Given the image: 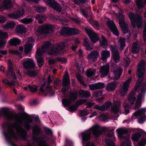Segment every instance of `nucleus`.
I'll use <instances>...</instances> for the list:
<instances>
[{"label":"nucleus","mask_w":146,"mask_h":146,"mask_svg":"<svg viewBox=\"0 0 146 146\" xmlns=\"http://www.w3.org/2000/svg\"><path fill=\"white\" fill-rule=\"evenodd\" d=\"M3 116L9 121L14 120L21 126L23 125L26 129H29L30 127V124L32 121L31 116L25 115L21 116L17 115H13L8 112L7 109L3 108H0V116Z\"/></svg>","instance_id":"obj_1"},{"label":"nucleus","mask_w":146,"mask_h":146,"mask_svg":"<svg viewBox=\"0 0 146 146\" xmlns=\"http://www.w3.org/2000/svg\"><path fill=\"white\" fill-rule=\"evenodd\" d=\"M8 130L4 133L6 139L9 140L12 138L17 139V137L13 131V128L15 129L17 132L18 135L20 138L25 139L27 137V133L25 130L19 125L15 123L9 124L8 126Z\"/></svg>","instance_id":"obj_2"},{"label":"nucleus","mask_w":146,"mask_h":146,"mask_svg":"<svg viewBox=\"0 0 146 146\" xmlns=\"http://www.w3.org/2000/svg\"><path fill=\"white\" fill-rule=\"evenodd\" d=\"M64 42H62L55 45L54 48L50 50H49L51 44L49 42L45 44L42 46L41 49H39L37 50L36 52L35 57L37 55V52L39 51V53L41 54L37 56L40 57L44 52H47L48 54L50 55H57L61 54L63 52L62 50L64 48Z\"/></svg>","instance_id":"obj_3"},{"label":"nucleus","mask_w":146,"mask_h":146,"mask_svg":"<svg viewBox=\"0 0 146 146\" xmlns=\"http://www.w3.org/2000/svg\"><path fill=\"white\" fill-rule=\"evenodd\" d=\"M90 133H82V142L83 144L86 141L89 140L91 134L92 133L93 135L96 137L99 136L103 131V129H101L99 125L97 124H95L90 128Z\"/></svg>","instance_id":"obj_4"},{"label":"nucleus","mask_w":146,"mask_h":146,"mask_svg":"<svg viewBox=\"0 0 146 146\" xmlns=\"http://www.w3.org/2000/svg\"><path fill=\"white\" fill-rule=\"evenodd\" d=\"M146 66V63L145 61L141 60L138 65L137 68V76L138 79L136 83L135 89L137 90L139 86L141 85V82L145 75V70Z\"/></svg>","instance_id":"obj_5"},{"label":"nucleus","mask_w":146,"mask_h":146,"mask_svg":"<svg viewBox=\"0 0 146 146\" xmlns=\"http://www.w3.org/2000/svg\"><path fill=\"white\" fill-rule=\"evenodd\" d=\"M129 17L131 21V25L134 27H137L138 28L141 27L142 17L140 14L130 12Z\"/></svg>","instance_id":"obj_6"},{"label":"nucleus","mask_w":146,"mask_h":146,"mask_svg":"<svg viewBox=\"0 0 146 146\" xmlns=\"http://www.w3.org/2000/svg\"><path fill=\"white\" fill-rule=\"evenodd\" d=\"M146 91V84L141 86L139 93L135 101V104L133 107V109H136L139 108L141 105L142 101L143 100Z\"/></svg>","instance_id":"obj_7"},{"label":"nucleus","mask_w":146,"mask_h":146,"mask_svg":"<svg viewBox=\"0 0 146 146\" xmlns=\"http://www.w3.org/2000/svg\"><path fill=\"white\" fill-rule=\"evenodd\" d=\"M78 96L77 93L76 92L69 93L67 97L68 98L62 100V103L65 106H68L72 103L73 101L77 98Z\"/></svg>","instance_id":"obj_8"},{"label":"nucleus","mask_w":146,"mask_h":146,"mask_svg":"<svg viewBox=\"0 0 146 146\" xmlns=\"http://www.w3.org/2000/svg\"><path fill=\"white\" fill-rule=\"evenodd\" d=\"M54 29L53 26L50 24H46L39 27L37 32L40 34H48L52 32Z\"/></svg>","instance_id":"obj_9"},{"label":"nucleus","mask_w":146,"mask_h":146,"mask_svg":"<svg viewBox=\"0 0 146 146\" xmlns=\"http://www.w3.org/2000/svg\"><path fill=\"white\" fill-rule=\"evenodd\" d=\"M146 112V108H141L138 111L134 112L133 115L136 117H140L138 122L140 123H143L146 120V116L145 115Z\"/></svg>","instance_id":"obj_10"},{"label":"nucleus","mask_w":146,"mask_h":146,"mask_svg":"<svg viewBox=\"0 0 146 146\" xmlns=\"http://www.w3.org/2000/svg\"><path fill=\"white\" fill-rule=\"evenodd\" d=\"M120 102H116L115 101L113 103V105L111 107V111L112 113L115 115V117L117 118L119 117V114H121V110L120 107Z\"/></svg>","instance_id":"obj_11"},{"label":"nucleus","mask_w":146,"mask_h":146,"mask_svg":"<svg viewBox=\"0 0 146 146\" xmlns=\"http://www.w3.org/2000/svg\"><path fill=\"white\" fill-rule=\"evenodd\" d=\"M131 80L132 78L130 77L123 83V86L119 90L120 94L121 96H124L127 92Z\"/></svg>","instance_id":"obj_12"},{"label":"nucleus","mask_w":146,"mask_h":146,"mask_svg":"<svg viewBox=\"0 0 146 146\" xmlns=\"http://www.w3.org/2000/svg\"><path fill=\"white\" fill-rule=\"evenodd\" d=\"M34 42L33 38L31 37L28 38L27 41L24 46V52L25 54H28L31 51Z\"/></svg>","instance_id":"obj_13"},{"label":"nucleus","mask_w":146,"mask_h":146,"mask_svg":"<svg viewBox=\"0 0 146 146\" xmlns=\"http://www.w3.org/2000/svg\"><path fill=\"white\" fill-rule=\"evenodd\" d=\"M119 24L123 33L126 34L128 32V28L127 24L125 23L124 21V15L122 14H119L118 16Z\"/></svg>","instance_id":"obj_14"},{"label":"nucleus","mask_w":146,"mask_h":146,"mask_svg":"<svg viewBox=\"0 0 146 146\" xmlns=\"http://www.w3.org/2000/svg\"><path fill=\"white\" fill-rule=\"evenodd\" d=\"M21 63L23 64L24 67L26 69L34 68L35 64L32 59L24 58L21 61Z\"/></svg>","instance_id":"obj_15"},{"label":"nucleus","mask_w":146,"mask_h":146,"mask_svg":"<svg viewBox=\"0 0 146 146\" xmlns=\"http://www.w3.org/2000/svg\"><path fill=\"white\" fill-rule=\"evenodd\" d=\"M79 33L80 31L78 29L68 28H64L60 32V34L62 35H65L67 33L68 35H76L79 34Z\"/></svg>","instance_id":"obj_16"},{"label":"nucleus","mask_w":146,"mask_h":146,"mask_svg":"<svg viewBox=\"0 0 146 146\" xmlns=\"http://www.w3.org/2000/svg\"><path fill=\"white\" fill-rule=\"evenodd\" d=\"M85 30L93 43L96 42L98 40V36L88 27L85 28Z\"/></svg>","instance_id":"obj_17"},{"label":"nucleus","mask_w":146,"mask_h":146,"mask_svg":"<svg viewBox=\"0 0 146 146\" xmlns=\"http://www.w3.org/2000/svg\"><path fill=\"white\" fill-rule=\"evenodd\" d=\"M46 4L52 6V8L58 12H60L61 8L59 5L56 3L54 0H44Z\"/></svg>","instance_id":"obj_18"},{"label":"nucleus","mask_w":146,"mask_h":146,"mask_svg":"<svg viewBox=\"0 0 146 146\" xmlns=\"http://www.w3.org/2000/svg\"><path fill=\"white\" fill-rule=\"evenodd\" d=\"M112 56L114 61L116 63L118 62L120 60V57L119 52L115 46H111Z\"/></svg>","instance_id":"obj_19"},{"label":"nucleus","mask_w":146,"mask_h":146,"mask_svg":"<svg viewBox=\"0 0 146 146\" xmlns=\"http://www.w3.org/2000/svg\"><path fill=\"white\" fill-rule=\"evenodd\" d=\"M108 25L110 29L115 35L118 36L119 32L114 23L112 21L108 20L107 22Z\"/></svg>","instance_id":"obj_20"},{"label":"nucleus","mask_w":146,"mask_h":146,"mask_svg":"<svg viewBox=\"0 0 146 146\" xmlns=\"http://www.w3.org/2000/svg\"><path fill=\"white\" fill-rule=\"evenodd\" d=\"M24 13V10L22 9L15 12L12 14H8V16L10 18L17 19L23 16Z\"/></svg>","instance_id":"obj_21"},{"label":"nucleus","mask_w":146,"mask_h":146,"mask_svg":"<svg viewBox=\"0 0 146 146\" xmlns=\"http://www.w3.org/2000/svg\"><path fill=\"white\" fill-rule=\"evenodd\" d=\"M99 56V53L97 50H93L87 56V58L90 61L95 62Z\"/></svg>","instance_id":"obj_22"},{"label":"nucleus","mask_w":146,"mask_h":146,"mask_svg":"<svg viewBox=\"0 0 146 146\" xmlns=\"http://www.w3.org/2000/svg\"><path fill=\"white\" fill-rule=\"evenodd\" d=\"M8 72L7 75L9 78H12L13 80H16V78L14 72L13 71L12 64L11 61H9L8 62Z\"/></svg>","instance_id":"obj_23"},{"label":"nucleus","mask_w":146,"mask_h":146,"mask_svg":"<svg viewBox=\"0 0 146 146\" xmlns=\"http://www.w3.org/2000/svg\"><path fill=\"white\" fill-rule=\"evenodd\" d=\"M109 72V66L108 64L103 65L100 69V72L102 77L107 76Z\"/></svg>","instance_id":"obj_24"},{"label":"nucleus","mask_w":146,"mask_h":146,"mask_svg":"<svg viewBox=\"0 0 146 146\" xmlns=\"http://www.w3.org/2000/svg\"><path fill=\"white\" fill-rule=\"evenodd\" d=\"M114 134L113 133L111 134L108 133L106 135V137L107 138H110L111 139H113L114 138ZM105 142L107 146H115L114 143L110 139L107 138L105 140Z\"/></svg>","instance_id":"obj_25"},{"label":"nucleus","mask_w":146,"mask_h":146,"mask_svg":"<svg viewBox=\"0 0 146 146\" xmlns=\"http://www.w3.org/2000/svg\"><path fill=\"white\" fill-rule=\"evenodd\" d=\"M122 69L120 67H118L115 69L113 70L114 74V79H119L122 74Z\"/></svg>","instance_id":"obj_26"},{"label":"nucleus","mask_w":146,"mask_h":146,"mask_svg":"<svg viewBox=\"0 0 146 146\" xmlns=\"http://www.w3.org/2000/svg\"><path fill=\"white\" fill-rule=\"evenodd\" d=\"M15 25V23L12 21H9L5 24L3 26V29L5 30L13 29Z\"/></svg>","instance_id":"obj_27"},{"label":"nucleus","mask_w":146,"mask_h":146,"mask_svg":"<svg viewBox=\"0 0 146 146\" xmlns=\"http://www.w3.org/2000/svg\"><path fill=\"white\" fill-rule=\"evenodd\" d=\"M101 59L104 61H106L107 58L110 57V52L109 51L104 50L100 52Z\"/></svg>","instance_id":"obj_28"},{"label":"nucleus","mask_w":146,"mask_h":146,"mask_svg":"<svg viewBox=\"0 0 146 146\" xmlns=\"http://www.w3.org/2000/svg\"><path fill=\"white\" fill-rule=\"evenodd\" d=\"M12 7L11 1L10 0H4L3 5L1 7L3 10L7 9Z\"/></svg>","instance_id":"obj_29"},{"label":"nucleus","mask_w":146,"mask_h":146,"mask_svg":"<svg viewBox=\"0 0 146 146\" xmlns=\"http://www.w3.org/2000/svg\"><path fill=\"white\" fill-rule=\"evenodd\" d=\"M39 52V51L37 52V55L36 56V59L38 66L39 67H41L43 65L44 62V59L43 58L37 56L41 54Z\"/></svg>","instance_id":"obj_30"},{"label":"nucleus","mask_w":146,"mask_h":146,"mask_svg":"<svg viewBox=\"0 0 146 146\" xmlns=\"http://www.w3.org/2000/svg\"><path fill=\"white\" fill-rule=\"evenodd\" d=\"M86 75L88 77H90L96 75V76H98V72H96V69L93 68L88 69L86 72Z\"/></svg>","instance_id":"obj_31"},{"label":"nucleus","mask_w":146,"mask_h":146,"mask_svg":"<svg viewBox=\"0 0 146 146\" xmlns=\"http://www.w3.org/2000/svg\"><path fill=\"white\" fill-rule=\"evenodd\" d=\"M116 87V84L115 82H112L108 84L106 86V89L108 91L114 90Z\"/></svg>","instance_id":"obj_32"},{"label":"nucleus","mask_w":146,"mask_h":146,"mask_svg":"<svg viewBox=\"0 0 146 146\" xmlns=\"http://www.w3.org/2000/svg\"><path fill=\"white\" fill-rule=\"evenodd\" d=\"M79 95L81 97L87 98L90 96V94L89 91L80 90L79 92Z\"/></svg>","instance_id":"obj_33"},{"label":"nucleus","mask_w":146,"mask_h":146,"mask_svg":"<svg viewBox=\"0 0 146 146\" xmlns=\"http://www.w3.org/2000/svg\"><path fill=\"white\" fill-rule=\"evenodd\" d=\"M99 41L101 46L104 48L107 47L108 45L107 40L102 35H101V39Z\"/></svg>","instance_id":"obj_34"},{"label":"nucleus","mask_w":146,"mask_h":146,"mask_svg":"<svg viewBox=\"0 0 146 146\" xmlns=\"http://www.w3.org/2000/svg\"><path fill=\"white\" fill-rule=\"evenodd\" d=\"M25 28L23 25H19L16 27L15 32L17 33L22 34L25 32Z\"/></svg>","instance_id":"obj_35"},{"label":"nucleus","mask_w":146,"mask_h":146,"mask_svg":"<svg viewBox=\"0 0 146 146\" xmlns=\"http://www.w3.org/2000/svg\"><path fill=\"white\" fill-rule=\"evenodd\" d=\"M135 100L136 97L134 93L132 92L130 93L128 96V102L131 106L134 104Z\"/></svg>","instance_id":"obj_36"},{"label":"nucleus","mask_w":146,"mask_h":146,"mask_svg":"<svg viewBox=\"0 0 146 146\" xmlns=\"http://www.w3.org/2000/svg\"><path fill=\"white\" fill-rule=\"evenodd\" d=\"M70 82L69 75L68 73H66L64 76L63 80V86H66L68 85Z\"/></svg>","instance_id":"obj_37"},{"label":"nucleus","mask_w":146,"mask_h":146,"mask_svg":"<svg viewBox=\"0 0 146 146\" xmlns=\"http://www.w3.org/2000/svg\"><path fill=\"white\" fill-rule=\"evenodd\" d=\"M139 44L138 42H134L132 45V51L134 54L137 53L138 52L139 50Z\"/></svg>","instance_id":"obj_38"},{"label":"nucleus","mask_w":146,"mask_h":146,"mask_svg":"<svg viewBox=\"0 0 146 146\" xmlns=\"http://www.w3.org/2000/svg\"><path fill=\"white\" fill-rule=\"evenodd\" d=\"M43 87L44 89L41 90L40 93L44 95L45 96L47 94L49 93L50 89V86L49 85L46 86L44 85Z\"/></svg>","instance_id":"obj_39"},{"label":"nucleus","mask_w":146,"mask_h":146,"mask_svg":"<svg viewBox=\"0 0 146 146\" xmlns=\"http://www.w3.org/2000/svg\"><path fill=\"white\" fill-rule=\"evenodd\" d=\"M142 133L145 134V135L141 139L139 143L138 146H145L146 144V132L144 131H142Z\"/></svg>","instance_id":"obj_40"},{"label":"nucleus","mask_w":146,"mask_h":146,"mask_svg":"<svg viewBox=\"0 0 146 146\" xmlns=\"http://www.w3.org/2000/svg\"><path fill=\"white\" fill-rule=\"evenodd\" d=\"M9 42L12 45L16 46L20 44L21 40L18 38H14L10 39Z\"/></svg>","instance_id":"obj_41"},{"label":"nucleus","mask_w":146,"mask_h":146,"mask_svg":"<svg viewBox=\"0 0 146 146\" xmlns=\"http://www.w3.org/2000/svg\"><path fill=\"white\" fill-rule=\"evenodd\" d=\"M120 48L122 49L125 46V40L123 38H120L118 43Z\"/></svg>","instance_id":"obj_42"},{"label":"nucleus","mask_w":146,"mask_h":146,"mask_svg":"<svg viewBox=\"0 0 146 146\" xmlns=\"http://www.w3.org/2000/svg\"><path fill=\"white\" fill-rule=\"evenodd\" d=\"M84 46L85 47L86 50H90L93 48L92 46H90L89 42V41L87 39H85L83 43Z\"/></svg>","instance_id":"obj_43"},{"label":"nucleus","mask_w":146,"mask_h":146,"mask_svg":"<svg viewBox=\"0 0 146 146\" xmlns=\"http://www.w3.org/2000/svg\"><path fill=\"white\" fill-rule=\"evenodd\" d=\"M23 48L22 46H20L19 48V50L20 51L18 50H15L13 51V53L16 55L19 56L21 58H22L23 56L22 52L23 50Z\"/></svg>","instance_id":"obj_44"},{"label":"nucleus","mask_w":146,"mask_h":146,"mask_svg":"<svg viewBox=\"0 0 146 146\" xmlns=\"http://www.w3.org/2000/svg\"><path fill=\"white\" fill-rule=\"evenodd\" d=\"M38 70H29L26 73V74L28 75L29 76L31 77H35L38 73Z\"/></svg>","instance_id":"obj_45"},{"label":"nucleus","mask_w":146,"mask_h":146,"mask_svg":"<svg viewBox=\"0 0 146 146\" xmlns=\"http://www.w3.org/2000/svg\"><path fill=\"white\" fill-rule=\"evenodd\" d=\"M136 3L138 8H143L145 5L143 0H136Z\"/></svg>","instance_id":"obj_46"},{"label":"nucleus","mask_w":146,"mask_h":146,"mask_svg":"<svg viewBox=\"0 0 146 146\" xmlns=\"http://www.w3.org/2000/svg\"><path fill=\"white\" fill-rule=\"evenodd\" d=\"M35 11L38 12H43L45 11L46 9V7H43L38 6L33 7Z\"/></svg>","instance_id":"obj_47"},{"label":"nucleus","mask_w":146,"mask_h":146,"mask_svg":"<svg viewBox=\"0 0 146 146\" xmlns=\"http://www.w3.org/2000/svg\"><path fill=\"white\" fill-rule=\"evenodd\" d=\"M118 133L120 137H122V135L126 134L127 131L124 129L122 128L118 129H117Z\"/></svg>","instance_id":"obj_48"},{"label":"nucleus","mask_w":146,"mask_h":146,"mask_svg":"<svg viewBox=\"0 0 146 146\" xmlns=\"http://www.w3.org/2000/svg\"><path fill=\"white\" fill-rule=\"evenodd\" d=\"M40 132L39 128L37 126H35L33 129V138L35 135H37L39 134Z\"/></svg>","instance_id":"obj_49"},{"label":"nucleus","mask_w":146,"mask_h":146,"mask_svg":"<svg viewBox=\"0 0 146 146\" xmlns=\"http://www.w3.org/2000/svg\"><path fill=\"white\" fill-rule=\"evenodd\" d=\"M141 136V134L140 133H136L134 134L132 136V139L133 141L138 142Z\"/></svg>","instance_id":"obj_50"},{"label":"nucleus","mask_w":146,"mask_h":146,"mask_svg":"<svg viewBox=\"0 0 146 146\" xmlns=\"http://www.w3.org/2000/svg\"><path fill=\"white\" fill-rule=\"evenodd\" d=\"M35 18L36 19H38V22L41 23H42L43 20L45 19V17L42 15H36L35 17Z\"/></svg>","instance_id":"obj_51"},{"label":"nucleus","mask_w":146,"mask_h":146,"mask_svg":"<svg viewBox=\"0 0 146 146\" xmlns=\"http://www.w3.org/2000/svg\"><path fill=\"white\" fill-rule=\"evenodd\" d=\"M20 21L23 23L27 24L33 21V19L31 18H27L21 19Z\"/></svg>","instance_id":"obj_52"},{"label":"nucleus","mask_w":146,"mask_h":146,"mask_svg":"<svg viewBox=\"0 0 146 146\" xmlns=\"http://www.w3.org/2000/svg\"><path fill=\"white\" fill-rule=\"evenodd\" d=\"M8 38V35L6 33L0 31V38L5 39Z\"/></svg>","instance_id":"obj_53"},{"label":"nucleus","mask_w":146,"mask_h":146,"mask_svg":"<svg viewBox=\"0 0 146 146\" xmlns=\"http://www.w3.org/2000/svg\"><path fill=\"white\" fill-rule=\"evenodd\" d=\"M28 88L32 92H35L37 89V87L35 85H29Z\"/></svg>","instance_id":"obj_54"},{"label":"nucleus","mask_w":146,"mask_h":146,"mask_svg":"<svg viewBox=\"0 0 146 146\" xmlns=\"http://www.w3.org/2000/svg\"><path fill=\"white\" fill-rule=\"evenodd\" d=\"M15 71L16 72L17 76L18 79L20 80H21L22 79L21 75L19 70L17 67L15 68Z\"/></svg>","instance_id":"obj_55"},{"label":"nucleus","mask_w":146,"mask_h":146,"mask_svg":"<svg viewBox=\"0 0 146 146\" xmlns=\"http://www.w3.org/2000/svg\"><path fill=\"white\" fill-rule=\"evenodd\" d=\"M96 89H100L104 88V85L103 83H98L95 84Z\"/></svg>","instance_id":"obj_56"},{"label":"nucleus","mask_w":146,"mask_h":146,"mask_svg":"<svg viewBox=\"0 0 146 146\" xmlns=\"http://www.w3.org/2000/svg\"><path fill=\"white\" fill-rule=\"evenodd\" d=\"M130 62V59L128 57H127L125 59H124L123 61V65L125 66V67H127L129 64V63Z\"/></svg>","instance_id":"obj_57"},{"label":"nucleus","mask_w":146,"mask_h":146,"mask_svg":"<svg viewBox=\"0 0 146 146\" xmlns=\"http://www.w3.org/2000/svg\"><path fill=\"white\" fill-rule=\"evenodd\" d=\"M124 107L125 108L124 113L125 115H127L129 113V106L128 104H123Z\"/></svg>","instance_id":"obj_58"},{"label":"nucleus","mask_w":146,"mask_h":146,"mask_svg":"<svg viewBox=\"0 0 146 146\" xmlns=\"http://www.w3.org/2000/svg\"><path fill=\"white\" fill-rule=\"evenodd\" d=\"M111 101H108L106 103L103 105L104 107L105 108V110L109 109L110 106L111 104Z\"/></svg>","instance_id":"obj_59"},{"label":"nucleus","mask_w":146,"mask_h":146,"mask_svg":"<svg viewBox=\"0 0 146 146\" xmlns=\"http://www.w3.org/2000/svg\"><path fill=\"white\" fill-rule=\"evenodd\" d=\"M3 82L4 84H7L11 86L14 85L15 84V83L14 82H9L8 80L6 79L3 80Z\"/></svg>","instance_id":"obj_60"},{"label":"nucleus","mask_w":146,"mask_h":146,"mask_svg":"<svg viewBox=\"0 0 146 146\" xmlns=\"http://www.w3.org/2000/svg\"><path fill=\"white\" fill-rule=\"evenodd\" d=\"M76 65L80 72H83L84 71V68L81 62H77Z\"/></svg>","instance_id":"obj_61"},{"label":"nucleus","mask_w":146,"mask_h":146,"mask_svg":"<svg viewBox=\"0 0 146 146\" xmlns=\"http://www.w3.org/2000/svg\"><path fill=\"white\" fill-rule=\"evenodd\" d=\"M76 77L77 80L79 82L84 85H86L83 81V80L82 77L79 75L77 74L76 76Z\"/></svg>","instance_id":"obj_62"},{"label":"nucleus","mask_w":146,"mask_h":146,"mask_svg":"<svg viewBox=\"0 0 146 146\" xmlns=\"http://www.w3.org/2000/svg\"><path fill=\"white\" fill-rule=\"evenodd\" d=\"M92 26L96 29L98 30L99 26L98 22L96 21H94L92 22Z\"/></svg>","instance_id":"obj_63"},{"label":"nucleus","mask_w":146,"mask_h":146,"mask_svg":"<svg viewBox=\"0 0 146 146\" xmlns=\"http://www.w3.org/2000/svg\"><path fill=\"white\" fill-rule=\"evenodd\" d=\"M89 113L88 110H83L80 112V115L82 116H84L88 115Z\"/></svg>","instance_id":"obj_64"}]
</instances>
